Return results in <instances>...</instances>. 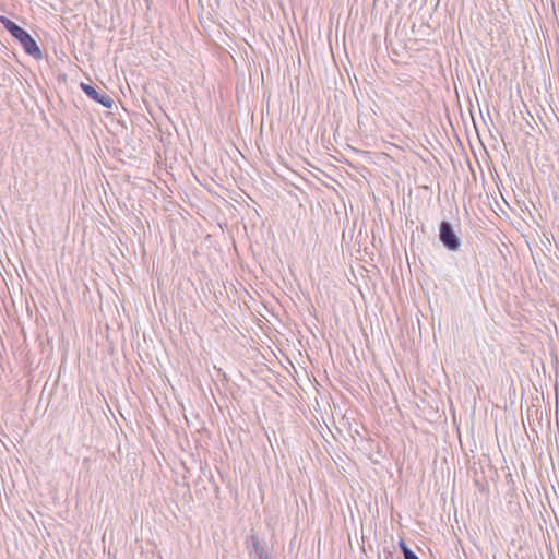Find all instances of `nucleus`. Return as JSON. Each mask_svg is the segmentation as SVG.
Returning <instances> with one entry per match:
<instances>
[{"instance_id":"6","label":"nucleus","mask_w":559,"mask_h":559,"mask_svg":"<svg viewBox=\"0 0 559 559\" xmlns=\"http://www.w3.org/2000/svg\"><path fill=\"white\" fill-rule=\"evenodd\" d=\"M404 559H419V558L414 551H405Z\"/></svg>"},{"instance_id":"3","label":"nucleus","mask_w":559,"mask_h":559,"mask_svg":"<svg viewBox=\"0 0 559 559\" xmlns=\"http://www.w3.org/2000/svg\"><path fill=\"white\" fill-rule=\"evenodd\" d=\"M80 86L91 99L102 104L106 108L112 107L114 100L106 93H99L94 86L86 83H81Z\"/></svg>"},{"instance_id":"5","label":"nucleus","mask_w":559,"mask_h":559,"mask_svg":"<svg viewBox=\"0 0 559 559\" xmlns=\"http://www.w3.org/2000/svg\"><path fill=\"white\" fill-rule=\"evenodd\" d=\"M400 548L404 556H405V551H413L411 548L407 547V545L405 544L404 540L400 542Z\"/></svg>"},{"instance_id":"1","label":"nucleus","mask_w":559,"mask_h":559,"mask_svg":"<svg viewBox=\"0 0 559 559\" xmlns=\"http://www.w3.org/2000/svg\"><path fill=\"white\" fill-rule=\"evenodd\" d=\"M0 22L3 27L20 41L27 55L35 59H40L43 57L39 46L24 28L3 15L0 16Z\"/></svg>"},{"instance_id":"4","label":"nucleus","mask_w":559,"mask_h":559,"mask_svg":"<svg viewBox=\"0 0 559 559\" xmlns=\"http://www.w3.org/2000/svg\"><path fill=\"white\" fill-rule=\"evenodd\" d=\"M250 546H249V558L250 559H261L264 556H267V551L265 549L264 544L259 539L258 536H250Z\"/></svg>"},{"instance_id":"2","label":"nucleus","mask_w":559,"mask_h":559,"mask_svg":"<svg viewBox=\"0 0 559 559\" xmlns=\"http://www.w3.org/2000/svg\"><path fill=\"white\" fill-rule=\"evenodd\" d=\"M439 239L449 251H457L461 247V239L454 231L452 224L442 221L439 226Z\"/></svg>"}]
</instances>
